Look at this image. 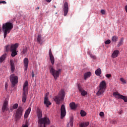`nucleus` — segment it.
<instances>
[{"label":"nucleus","instance_id":"34","mask_svg":"<svg viewBox=\"0 0 127 127\" xmlns=\"http://www.w3.org/2000/svg\"><path fill=\"white\" fill-rule=\"evenodd\" d=\"M89 55H90V57L91 58H92L93 59H96V56H94L92 54H91V53H89Z\"/></svg>","mask_w":127,"mask_h":127},{"label":"nucleus","instance_id":"24","mask_svg":"<svg viewBox=\"0 0 127 127\" xmlns=\"http://www.w3.org/2000/svg\"><path fill=\"white\" fill-rule=\"evenodd\" d=\"M6 58V54H4L2 55L0 57V63H2L5 60V59Z\"/></svg>","mask_w":127,"mask_h":127},{"label":"nucleus","instance_id":"36","mask_svg":"<svg viewBox=\"0 0 127 127\" xmlns=\"http://www.w3.org/2000/svg\"><path fill=\"white\" fill-rule=\"evenodd\" d=\"M105 44H110L111 43V40H107L105 42Z\"/></svg>","mask_w":127,"mask_h":127},{"label":"nucleus","instance_id":"42","mask_svg":"<svg viewBox=\"0 0 127 127\" xmlns=\"http://www.w3.org/2000/svg\"><path fill=\"white\" fill-rule=\"evenodd\" d=\"M51 0H46V1H47V2H51Z\"/></svg>","mask_w":127,"mask_h":127},{"label":"nucleus","instance_id":"5","mask_svg":"<svg viewBox=\"0 0 127 127\" xmlns=\"http://www.w3.org/2000/svg\"><path fill=\"white\" fill-rule=\"evenodd\" d=\"M107 89V83L106 81L103 80L99 84V88L96 93V96H101L105 93V91Z\"/></svg>","mask_w":127,"mask_h":127},{"label":"nucleus","instance_id":"27","mask_svg":"<svg viewBox=\"0 0 127 127\" xmlns=\"http://www.w3.org/2000/svg\"><path fill=\"white\" fill-rule=\"evenodd\" d=\"M102 73V70L101 68H98L97 70H95V74L97 76H100L101 73Z\"/></svg>","mask_w":127,"mask_h":127},{"label":"nucleus","instance_id":"10","mask_svg":"<svg viewBox=\"0 0 127 127\" xmlns=\"http://www.w3.org/2000/svg\"><path fill=\"white\" fill-rule=\"evenodd\" d=\"M113 96L117 98V99H121L122 100H124L125 103H127V97L126 96H123L121 95L118 92H114Z\"/></svg>","mask_w":127,"mask_h":127},{"label":"nucleus","instance_id":"6","mask_svg":"<svg viewBox=\"0 0 127 127\" xmlns=\"http://www.w3.org/2000/svg\"><path fill=\"white\" fill-rule=\"evenodd\" d=\"M49 69L50 74L53 76L55 81H56V80H57V78L59 77L60 73H61V69H59L56 70L52 66H51Z\"/></svg>","mask_w":127,"mask_h":127},{"label":"nucleus","instance_id":"32","mask_svg":"<svg viewBox=\"0 0 127 127\" xmlns=\"http://www.w3.org/2000/svg\"><path fill=\"white\" fill-rule=\"evenodd\" d=\"M120 81L123 83V84H127V81L125 80L124 78H121Z\"/></svg>","mask_w":127,"mask_h":127},{"label":"nucleus","instance_id":"41","mask_svg":"<svg viewBox=\"0 0 127 127\" xmlns=\"http://www.w3.org/2000/svg\"><path fill=\"white\" fill-rule=\"evenodd\" d=\"M32 78L34 77V72L33 71H32Z\"/></svg>","mask_w":127,"mask_h":127},{"label":"nucleus","instance_id":"4","mask_svg":"<svg viewBox=\"0 0 127 127\" xmlns=\"http://www.w3.org/2000/svg\"><path fill=\"white\" fill-rule=\"evenodd\" d=\"M27 95H28V81L26 80L23 86V93L22 97V101L23 103H25L26 102Z\"/></svg>","mask_w":127,"mask_h":127},{"label":"nucleus","instance_id":"26","mask_svg":"<svg viewBox=\"0 0 127 127\" xmlns=\"http://www.w3.org/2000/svg\"><path fill=\"white\" fill-rule=\"evenodd\" d=\"M119 37L117 36H114L112 38V42H115V43L118 41Z\"/></svg>","mask_w":127,"mask_h":127},{"label":"nucleus","instance_id":"40","mask_svg":"<svg viewBox=\"0 0 127 127\" xmlns=\"http://www.w3.org/2000/svg\"><path fill=\"white\" fill-rule=\"evenodd\" d=\"M22 127H28V126L27 125H22Z\"/></svg>","mask_w":127,"mask_h":127},{"label":"nucleus","instance_id":"8","mask_svg":"<svg viewBox=\"0 0 127 127\" xmlns=\"http://www.w3.org/2000/svg\"><path fill=\"white\" fill-rule=\"evenodd\" d=\"M23 108L21 106H19L18 109H17L15 113V118L17 119H20L21 116H22V114L23 113Z\"/></svg>","mask_w":127,"mask_h":127},{"label":"nucleus","instance_id":"48","mask_svg":"<svg viewBox=\"0 0 127 127\" xmlns=\"http://www.w3.org/2000/svg\"><path fill=\"white\" fill-rule=\"evenodd\" d=\"M54 7H55V8H56V6H54Z\"/></svg>","mask_w":127,"mask_h":127},{"label":"nucleus","instance_id":"47","mask_svg":"<svg viewBox=\"0 0 127 127\" xmlns=\"http://www.w3.org/2000/svg\"><path fill=\"white\" fill-rule=\"evenodd\" d=\"M39 7H37V8H36V9H39Z\"/></svg>","mask_w":127,"mask_h":127},{"label":"nucleus","instance_id":"43","mask_svg":"<svg viewBox=\"0 0 127 127\" xmlns=\"http://www.w3.org/2000/svg\"><path fill=\"white\" fill-rule=\"evenodd\" d=\"M125 10L126 11V12H127V5L125 6Z\"/></svg>","mask_w":127,"mask_h":127},{"label":"nucleus","instance_id":"28","mask_svg":"<svg viewBox=\"0 0 127 127\" xmlns=\"http://www.w3.org/2000/svg\"><path fill=\"white\" fill-rule=\"evenodd\" d=\"M123 43H124V38H122L120 41L118 42L117 47H120V46H121V45H123Z\"/></svg>","mask_w":127,"mask_h":127},{"label":"nucleus","instance_id":"44","mask_svg":"<svg viewBox=\"0 0 127 127\" xmlns=\"http://www.w3.org/2000/svg\"><path fill=\"white\" fill-rule=\"evenodd\" d=\"M5 89H7V84L5 85Z\"/></svg>","mask_w":127,"mask_h":127},{"label":"nucleus","instance_id":"13","mask_svg":"<svg viewBox=\"0 0 127 127\" xmlns=\"http://www.w3.org/2000/svg\"><path fill=\"white\" fill-rule=\"evenodd\" d=\"M69 11V5H68V2H65L64 4V15L66 16Z\"/></svg>","mask_w":127,"mask_h":127},{"label":"nucleus","instance_id":"12","mask_svg":"<svg viewBox=\"0 0 127 127\" xmlns=\"http://www.w3.org/2000/svg\"><path fill=\"white\" fill-rule=\"evenodd\" d=\"M66 116V108L65 105L63 104L61 107V119L62 120Z\"/></svg>","mask_w":127,"mask_h":127},{"label":"nucleus","instance_id":"46","mask_svg":"<svg viewBox=\"0 0 127 127\" xmlns=\"http://www.w3.org/2000/svg\"><path fill=\"white\" fill-rule=\"evenodd\" d=\"M9 112H12V109H10V110L9 111Z\"/></svg>","mask_w":127,"mask_h":127},{"label":"nucleus","instance_id":"30","mask_svg":"<svg viewBox=\"0 0 127 127\" xmlns=\"http://www.w3.org/2000/svg\"><path fill=\"white\" fill-rule=\"evenodd\" d=\"M80 115H81V117H85V116H86V115H87V113H86V112L84 111L81 110Z\"/></svg>","mask_w":127,"mask_h":127},{"label":"nucleus","instance_id":"16","mask_svg":"<svg viewBox=\"0 0 127 127\" xmlns=\"http://www.w3.org/2000/svg\"><path fill=\"white\" fill-rule=\"evenodd\" d=\"M8 104V102H7V101H5L4 102L3 106L2 107V112H3V113H4L5 111H6L8 110V108H7Z\"/></svg>","mask_w":127,"mask_h":127},{"label":"nucleus","instance_id":"25","mask_svg":"<svg viewBox=\"0 0 127 127\" xmlns=\"http://www.w3.org/2000/svg\"><path fill=\"white\" fill-rule=\"evenodd\" d=\"M37 41L39 44H42L43 43V41L42 40V38L41 37V35H39L37 37Z\"/></svg>","mask_w":127,"mask_h":127},{"label":"nucleus","instance_id":"49","mask_svg":"<svg viewBox=\"0 0 127 127\" xmlns=\"http://www.w3.org/2000/svg\"><path fill=\"white\" fill-rule=\"evenodd\" d=\"M120 114H122V112H120Z\"/></svg>","mask_w":127,"mask_h":127},{"label":"nucleus","instance_id":"39","mask_svg":"<svg viewBox=\"0 0 127 127\" xmlns=\"http://www.w3.org/2000/svg\"><path fill=\"white\" fill-rule=\"evenodd\" d=\"M0 3H3L4 4H5L6 2L5 1H0Z\"/></svg>","mask_w":127,"mask_h":127},{"label":"nucleus","instance_id":"35","mask_svg":"<svg viewBox=\"0 0 127 127\" xmlns=\"http://www.w3.org/2000/svg\"><path fill=\"white\" fill-rule=\"evenodd\" d=\"M101 13H102L103 15L106 14V10H105V9H102L101 10Z\"/></svg>","mask_w":127,"mask_h":127},{"label":"nucleus","instance_id":"9","mask_svg":"<svg viewBox=\"0 0 127 127\" xmlns=\"http://www.w3.org/2000/svg\"><path fill=\"white\" fill-rule=\"evenodd\" d=\"M10 80L12 83V85L14 86L15 84L18 83V77L14 74H11L10 76Z\"/></svg>","mask_w":127,"mask_h":127},{"label":"nucleus","instance_id":"17","mask_svg":"<svg viewBox=\"0 0 127 127\" xmlns=\"http://www.w3.org/2000/svg\"><path fill=\"white\" fill-rule=\"evenodd\" d=\"M49 54V57L50 58L51 62L52 65H54V62L55 61V60L54 59V57L53 56V55L52 54L51 50H50Z\"/></svg>","mask_w":127,"mask_h":127},{"label":"nucleus","instance_id":"19","mask_svg":"<svg viewBox=\"0 0 127 127\" xmlns=\"http://www.w3.org/2000/svg\"><path fill=\"white\" fill-rule=\"evenodd\" d=\"M30 112H31V108L29 107L28 109L26 111L25 114H24V118L25 119H27L28 116L30 114Z\"/></svg>","mask_w":127,"mask_h":127},{"label":"nucleus","instance_id":"14","mask_svg":"<svg viewBox=\"0 0 127 127\" xmlns=\"http://www.w3.org/2000/svg\"><path fill=\"white\" fill-rule=\"evenodd\" d=\"M48 95H49V93H46V96L44 100V103L45 105H46L47 108H48V107L51 105V102H50V101H49V99H48Z\"/></svg>","mask_w":127,"mask_h":127},{"label":"nucleus","instance_id":"15","mask_svg":"<svg viewBox=\"0 0 127 127\" xmlns=\"http://www.w3.org/2000/svg\"><path fill=\"white\" fill-rule=\"evenodd\" d=\"M24 62V70L25 71H27V69L28 68V63H29V61H28V59L26 58L23 60Z\"/></svg>","mask_w":127,"mask_h":127},{"label":"nucleus","instance_id":"33","mask_svg":"<svg viewBox=\"0 0 127 127\" xmlns=\"http://www.w3.org/2000/svg\"><path fill=\"white\" fill-rule=\"evenodd\" d=\"M18 107V104H17V103L13 105V109H17Z\"/></svg>","mask_w":127,"mask_h":127},{"label":"nucleus","instance_id":"38","mask_svg":"<svg viewBox=\"0 0 127 127\" xmlns=\"http://www.w3.org/2000/svg\"><path fill=\"white\" fill-rule=\"evenodd\" d=\"M99 116H100V117H104V112H101L100 113V114H99Z\"/></svg>","mask_w":127,"mask_h":127},{"label":"nucleus","instance_id":"1","mask_svg":"<svg viewBox=\"0 0 127 127\" xmlns=\"http://www.w3.org/2000/svg\"><path fill=\"white\" fill-rule=\"evenodd\" d=\"M18 48V43L15 44L7 45L4 47V50L5 52L10 51L11 52V56L15 57L17 55V51H16Z\"/></svg>","mask_w":127,"mask_h":127},{"label":"nucleus","instance_id":"37","mask_svg":"<svg viewBox=\"0 0 127 127\" xmlns=\"http://www.w3.org/2000/svg\"><path fill=\"white\" fill-rule=\"evenodd\" d=\"M105 76H106V77L107 78H111V77H112V74H106Z\"/></svg>","mask_w":127,"mask_h":127},{"label":"nucleus","instance_id":"23","mask_svg":"<svg viewBox=\"0 0 127 127\" xmlns=\"http://www.w3.org/2000/svg\"><path fill=\"white\" fill-rule=\"evenodd\" d=\"M89 126V122H82L79 124V127H87Z\"/></svg>","mask_w":127,"mask_h":127},{"label":"nucleus","instance_id":"21","mask_svg":"<svg viewBox=\"0 0 127 127\" xmlns=\"http://www.w3.org/2000/svg\"><path fill=\"white\" fill-rule=\"evenodd\" d=\"M119 53L120 51H119V50L114 51L112 55V58H117V57H118V56L119 55Z\"/></svg>","mask_w":127,"mask_h":127},{"label":"nucleus","instance_id":"29","mask_svg":"<svg viewBox=\"0 0 127 127\" xmlns=\"http://www.w3.org/2000/svg\"><path fill=\"white\" fill-rule=\"evenodd\" d=\"M73 118H70L69 123L67 124V127H69V125H70V127H73Z\"/></svg>","mask_w":127,"mask_h":127},{"label":"nucleus","instance_id":"22","mask_svg":"<svg viewBox=\"0 0 127 127\" xmlns=\"http://www.w3.org/2000/svg\"><path fill=\"white\" fill-rule=\"evenodd\" d=\"M92 75V73L91 72L88 71L84 74V80H87L88 78H90L91 77V75Z\"/></svg>","mask_w":127,"mask_h":127},{"label":"nucleus","instance_id":"45","mask_svg":"<svg viewBox=\"0 0 127 127\" xmlns=\"http://www.w3.org/2000/svg\"><path fill=\"white\" fill-rule=\"evenodd\" d=\"M113 124H116V120H113Z\"/></svg>","mask_w":127,"mask_h":127},{"label":"nucleus","instance_id":"31","mask_svg":"<svg viewBox=\"0 0 127 127\" xmlns=\"http://www.w3.org/2000/svg\"><path fill=\"white\" fill-rule=\"evenodd\" d=\"M27 52V48H25L21 52L22 54H25Z\"/></svg>","mask_w":127,"mask_h":127},{"label":"nucleus","instance_id":"20","mask_svg":"<svg viewBox=\"0 0 127 127\" xmlns=\"http://www.w3.org/2000/svg\"><path fill=\"white\" fill-rule=\"evenodd\" d=\"M69 107L71 109V110H75V109H77L78 105L75 104V103L74 102H72L69 104Z\"/></svg>","mask_w":127,"mask_h":127},{"label":"nucleus","instance_id":"3","mask_svg":"<svg viewBox=\"0 0 127 127\" xmlns=\"http://www.w3.org/2000/svg\"><path fill=\"white\" fill-rule=\"evenodd\" d=\"M13 28V24L11 22H6L5 24H3L2 25V30L4 32V38L6 37V35H7V33H9L10 32V30Z\"/></svg>","mask_w":127,"mask_h":127},{"label":"nucleus","instance_id":"2","mask_svg":"<svg viewBox=\"0 0 127 127\" xmlns=\"http://www.w3.org/2000/svg\"><path fill=\"white\" fill-rule=\"evenodd\" d=\"M37 117L39 119V124H40V125H44V127H46V126L50 125V120H49V118L47 117L41 118H42V111L39 109H37Z\"/></svg>","mask_w":127,"mask_h":127},{"label":"nucleus","instance_id":"11","mask_svg":"<svg viewBox=\"0 0 127 127\" xmlns=\"http://www.w3.org/2000/svg\"><path fill=\"white\" fill-rule=\"evenodd\" d=\"M77 88L78 89L79 92L81 93V96H86V95H88V92L83 89L81 84H78L77 85Z\"/></svg>","mask_w":127,"mask_h":127},{"label":"nucleus","instance_id":"18","mask_svg":"<svg viewBox=\"0 0 127 127\" xmlns=\"http://www.w3.org/2000/svg\"><path fill=\"white\" fill-rule=\"evenodd\" d=\"M10 65L11 66V71L12 73H13V71L15 70V66H14V63H13V61H10Z\"/></svg>","mask_w":127,"mask_h":127},{"label":"nucleus","instance_id":"7","mask_svg":"<svg viewBox=\"0 0 127 127\" xmlns=\"http://www.w3.org/2000/svg\"><path fill=\"white\" fill-rule=\"evenodd\" d=\"M65 97V92L63 89H62L60 93H59V95L56 96L54 99V101L56 102L57 105H60V101L62 100H64V98Z\"/></svg>","mask_w":127,"mask_h":127}]
</instances>
